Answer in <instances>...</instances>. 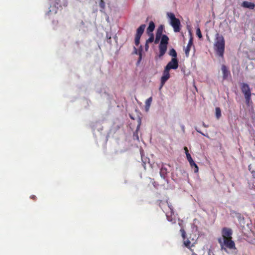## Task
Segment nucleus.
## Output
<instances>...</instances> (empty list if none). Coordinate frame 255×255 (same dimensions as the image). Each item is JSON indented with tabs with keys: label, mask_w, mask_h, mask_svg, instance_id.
<instances>
[{
	"label": "nucleus",
	"mask_w": 255,
	"mask_h": 255,
	"mask_svg": "<svg viewBox=\"0 0 255 255\" xmlns=\"http://www.w3.org/2000/svg\"><path fill=\"white\" fill-rule=\"evenodd\" d=\"M214 48L220 56H223L225 50V40L223 36L218 33L216 35Z\"/></svg>",
	"instance_id": "obj_1"
},
{
	"label": "nucleus",
	"mask_w": 255,
	"mask_h": 255,
	"mask_svg": "<svg viewBox=\"0 0 255 255\" xmlns=\"http://www.w3.org/2000/svg\"><path fill=\"white\" fill-rule=\"evenodd\" d=\"M218 242L221 246V250L228 253L227 249H236L235 244L232 238H219Z\"/></svg>",
	"instance_id": "obj_2"
},
{
	"label": "nucleus",
	"mask_w": 255,
	"mask_h": 255,
	"mask_svg": "<svg viewBox=\"0 0 255 255\" xmlns=\"http://www.w3.org/2000/svg\"><path fill=\"white\" fill-rule=\"evenodd\" d=\"M167 16L169 19V23L173 27L174 32H179L181 29V22L179 19L176 18L175 14L172 12H167Z\"/></svg>",
	"instance_id": "obj_3"
},
{
	"label": "nucleus",
	"mask_w": 255,
	"mask_h": 255,
	"mask_svg": "<svg viewBox=\"0 0 255 255\" xmlns=\"http://www.w3.org/2000/svg\"><path fill=\"white\" fill-rule=\"evenodd\" d=\"M241 90L244 94L246 103L249 104L251 101V91L249 85L246 83H243L241 86Z\"/></svg>",
	"instance_id": "obj_4"
},
{
	"label": "nucleus",
	"mask_w": 255,
	"mask_h": 255,
	"mask_svg": "<svg viewBox=\"0 0 255 255\" xmlns=\"http://www.w3.org/2000/svg\"><path fill=\"white\" fill-rule=\"evenodd\" d=\"M178 67V61L177 58H172L171 61L166 66L165 68L170 70V69H177Z\"/></svg>",
	"instance_id": "obj_5"
},
{
	"label": "nucleus",
	"mask_w": 255,
	"mask_h": 255,
	"mask_svg": "<svg viewBox=\"0 0 255 255\" xmlns=\"http://www.w3.org/2000/svg\"><path fill=\"white\" fill-rule=\"evenodd\" d=\"M169 70L165 68L163 73V75L161 78V85L160 87V89L162 88L165 83L169 79Z\"/></svg>",
	"instance_id": "obj_6"
},
{
	"label": "nucleus",
	"mask_w": 255,
	"mask_h": 255,
	"mask_svg": "<svg viewBox=\"0 0 255 255\" xmlns=\"http://www.w3.org/2000/svg\"><path fill=\"white\" fill-rule=\"evenodd\" d=\"M232 230L230 228H224L222 231V237L221 238H232Z\"/></svg>",
	"instance_id": "obj_7"
},
{
	"label": "nucleus",
	"mask_w": 255,
	"mask_h": 255,
	"mask_svg": "<svg viewBox=\"0 0 255 255\" xmlns=\"http://www.w3.org/2000/svg\"><path fill=\"white\" fill-rule=\"evenodd\" d=\"M168 208L170 210L169 212H166V216L167 217V219L169 222H172L173 223H175V218L173 217L172 216L174 215L173 209L171 205L168 206Z\"/></svg>",
	"instance_id": "obj_8"
},
{
	"label": "nucleus",
	"mask_w": 255,
	"mask_h": 255,
	"mask_svg": "<svg viewBox=\"0 0 255 255\" xmlns=\"http://www.w3.org/2000/svg\"><path fill=\"white\" fill-rule=\"evenodd\" d=\"M192 45H193V38H192V36H191V37L188 41V44H187V46L186 47V48H185V55H186V57L189 56L190 49Z\"/></svg>",
	"instance_id": "obj_9"
},
{
	"label": "nucleus",
	"mask_w": 255,
	"mask_h": 255,
	"mask_svg": "<svg viewBox=\"0 0 255 255\" xmlns=\"http://www.w3.org/2000/svg\"><path fill=\"white\" fill-rule=\"evenodd\" d=\"M167 167H169V166L168 165H163L160 169V175L163 179L165 178L166 175L168 172Z\"/></svg>",
	"instance_id": "obj_10"
},
{
	"label": "nucleus",
	"mask_w": 255,
	"mask_h": 255,
	"mask_svg": "<svg viewBox=\"0 0 255 255\" xmlns=\"http://www.w3.org/2000/svg\"><path fill=\"white\" fill-rule=\"evenodd\" d=\"M221 69L223 74V78L224 80H225L227 79V78L230 75V72L228 70L227 67L224 65L222 66Z\"/></svg>",
	"instance_id": "obj_11"
},
{
	"label": "nucleus",
	"mask_w": 255,
	"mask_h": 255,
	"mask_svg": "<svg viewBox=\"0 0 255 255\" xmlns=\"http://www.w3.org/2000/svg\"><path fill=\"white\" fill-rule=\"evenodd\" d=\"M167 45L163 44H159V57H162L164 55L167 50Z\"/></svg>",
	"instance_id": "obj_12"
},
{
	"label": "nucleus",
	"mask_w": 255,
	"mask_h": 255,
	"mask_svg": "<svg viewBox=\"0 0 255 255\" xmlns=\"http://www.w3.org/2000/svg\"><path fill=\"white\" fill-rule=\"evenodd\" d=\"M242 6L244 7L248 8L251 9H253L255 7V4L251 2H249L247 1H244L242 4Z\"/></svg>",
	"instance_id": "obj_13"
},
{
	"label": "nucleus",
	"mask_w": 255,
	"mask_h": 255,
	"mask_svg": "<svg viewBox=\"0 0 255 255\" xmlns=\"http://www.w3.org/2000/svg\"><path fill=\"white\" fill-rule=\"evenodd\" d=\"M145 24H142L136 30V36H141L142 34V33H143L144 32V30L145 29Z\"/></svg>",
	"instance_id": "obj_14"
},
{
	"label": "nucleus",
	"mask_w": 255,
	"mask_h": 255,
	"mask_svg": "<svg viewBox=\"0 0 255 255\" xmlns=\"http://www.w3.org/2000/svg\"><path fill=\"white\" fill-rule=\"evenodd\" d=\"M154 28L155 24L154 22L153 21H150L147 28V33H148V34L152 33V31L154 30Z\"/></svg>",
	"instance_id": "obj_15"
},
{
	"label": "nucleus",
	"mask_w": 255,
	"mask_h": 255,
	"mask_svg": "<svg viewBox=\"0 0 255 255\" xmlns=\"http://www.w3.org/2000/svg\"><path fill=\"white\" fill-rule=\"evenodd\" d=\"M152 97H150V98H148L146 100V101H145V107L146 112H148L149 111V109L151 103L152 102Z\"/></svg>",
	"instance_id": "obj_16"
},
{
	"label": "nucleus",
	"mask_w": 255,
	"mask_h": 255,
	"mask_svg": "<svg viewBox=\"0 0 255 255\" xmlns=\"http://www.w3.org/2000/svg\"><path fill=\"white\" fill-rule=\"evenodd\" d=\"M168 40H169L168 37L166 35H163L162 36L160 44L167 45Z\"/></svg>",
	"instance_id": "obj_17"
},
{
	"label": "nucleus",
	"mask_w": 255,
	"mask_h": 255,
	"mask_svg": "<svg viewBox=\"0 0 255 255\" xmlns=\"http://www.w3.org/2000/svg\"><path fill=\"white\" fill-rule=\"evenodd\" d=\"M169 54L170 56L173 57L172 58H177V53L174 49L172 48L170 50Z\"/></svg>",
	"instance_id": "obj_18"
},
{
	"label": "nucleus",
	"mask_w": 255,
	"mask_h": 255,
	"mask_svg": "<svg viewBox=\"0 0 255 255\" xmlns=\"http://www.w3.org/2000/svg\"><path fill=\"white\" fill-rule=\"evenodd\" d=\"M216 116L218 119L221 116V111L219 108H216Z\"/></svg>",
	"instance_id": "obj_19"
},
{
	"label": "nucleus",
	"mask_w": 255,
	"mask_h": 255,
	"mask_svg": "<svg viewBox=\"0 0 255 255\" xmlns=\"http://www.w3.org/2000/svg\"><path fill=\"white\" fill-rule=\"evenodd\" d=\"M149 35V37L148 39L146 40V43H151L154 40V35L153 33H151L150 34H148Z\"/></svg>",
	"instance_id": "obj_20"
},
{
	"label": "nucleus",
	"mask_w": 255,
	"mask_h": 255,
	"mask_svg": "<svg viewBox=\"0 0 255 255\" xmlns=\"http://www.w3.org/2000/svg\"><path fill=\"white\" fill-rule=\"evenodd\" d=\"M57 7H56V6H53V7L51 6L49 8V12H52L53 13H56L57 12Z\"/></svg>",
	"instance_id": "obj_21"
},
{
	"label": "nucleus",
	"mask_w": 255,
	"mask_h": 255,
	"mask_svg": "<svg viewBox=\"0 0 255 255\" xmlns=\"http://www.w3.org/2000/svg\"><path fill=\"white\" fill-rule=\"evenodd\" d=\"M163 29V26L162 25L160 26L158 28L156 34L161 35L162 33Z\"/></svg>",
	"instance_id": "obj_22"
},
{
	"label": "nucleus",
	"mask_w": 255,
	"mask_h": 255,
	"mask_svg": "<svg viewBox=\"0 0 255 255\" xmlns=\"http://www.w3.org/2000/svg\"><path fill=\"white\" fill-rule=\"evenodd\" d=\"M196 34L199 38H201L202 37V33L199 27H197L196 29Z\"/></svg>",
	"instance_id": "obj_23"
},
{
	"label": "nucleus",
	"mask_w": 255,
	"mask_h": 255,
	"mask_svg": "<svg viewBox=\"0 0 255 255\" xmlns=\"http://www.w3.org/2000/svg\"><path fill=\"white\" fill-rule=\"evenodd\" d=\"M141 36L135 35V44L137 46L139 44L140 38Z\"/></svg>",
	"instance_id": "obj_24"
},
{
	"label": "nucleus",
	"mask_w": 255,
	"mask_h": 255,
	"mask_svg": "<svg viewBox=\"0 0 255 255\" xmlns=\"http://www.w3.org/2000/svg\"><path fill=\"white\" fill-rule=\"evenodd\" d=\"M99 5L102 9H104L105 8V3L104 0H100Z\"/></svg>",
	"instance_id": "obj_25"
},
{
	"label": "nucleus",
	"mask_w": 255,
	"mask_h": 255,
	"mask_svg": "<svg viewBox=\"0 0 255 255\" xmlns=\"http://www.w3.org/2000/svg\"><path fill=\"white\" fill-rule=\"evenodd\" d=\"M190 244H191V242L188 240L184 241V246L187 248L190 247Z\"/></svg>",
	"instance_id": "obj_26"
},
{
	"label": "nucleus",
	"mask_w": 255,
	"mask_h": 255,
	"mask_svg": "<svg viewBox=\"0 0 255 255\" xmlns=\"http://www.w3.org/2000/svg\"><path fill=\"white\" fill-rule=\"evenodd\" d=\"M161 35L156 34V37H155V39L154 41L155 43H158V42L161 38Z\"/></svg>",
	"instance_id": "obj_27"
},
{
	"label": "nucleus",
	"mask_w": 255,
	"mask_h": 255,
	"mask_svg": "<svg viewBox=\"0 0 255 255\" xmlns=\"http://www.w3.org/2000/svg\"><path fill=\"white\" fill-rule=\"evenodd\" d=\"M180 232L181 233L182 237L184 240L186 238V233L184 229H181Z\"/></svg>",
	"instance_id": "obj_28"
},
{
	"label": "nucleus",
	"mask_w": 255,
	"mask_h": 255,
	"mask_svg": "<svg viewBox=\"0 0 255 255\" xmlns=\"http://www.w3.org/2000/svg\"><path fill=\"white\" fill-rule=\"evenodd\" d=\"M186 155L187 159L189 162L191 161L192 160H193V159H192L190 153H187V155Z\"/></svg>",
	"instance_id": "obj_29"
},
{
	"label": "nucleus",
	"mask_w": 255,
	"mask_h": 255,
	"mask_svg": "<svg viewBox=\"0 0 255 255\" xmlns=\"http://www.w3.org/2000/svg\"><path fill=\"white\" fill-rule=\"evenodd\" d=\"M190 165L191 167L193 168L195 167L196 166H197V165L195 163L194 161L193 160L189 162Z\"/></svg>",
	"instance_id": "obj_30"
},
{
	"label": "nucleus",
	"mask_w": 255,
	"mask_h": 255,
	"mask_svg": "<svg viewBox=\"0 0 255 255\" xmlns=\"http://www.w3.org/2000/svg\"><path fill=\"white\" fill-rule=\"evenodd\" d=\"M194 168V171L195 173H197L198 172L199 169L198 166H196Z\"/></svg>",
	"instance_id": "obj_31"
},
{
	"label": "nucleus",
	"mask_w": 255,
	"mask_h": 255,
	"mask_svg": "<svg viewBox=\"0 0 255 255\" xmlns=\"http://www.w3.org/2000/svg\"><path fill=\"white\" fill-rule=\"evenodd\" d=\"M196 130H197V132L200 133L201 134H202L204 136H207L208 137H209L208 135H206L204 133H203V132H202L201 131H200V130H199L198 129H197L196 128Z\"/></svg>",
	"instance_id": "obj_32"
},
{
	"label": "nucleus",
	"mask_w": 255,
	"mask_h": 255,
	"mask_svg": "<svg viewBox=\"0 0 255 255\" xmlns=\"http://www.w3.org/2000/svg\"><path fill=\"white\" fill-rule=\"evenodd\" d=\"M148 48H149V46H148V43L146 42V43H145V50H146V51H147V50H148Z\"/></svg>",
	"instance_id": "obj_33"
},
{
	"label": "nucleus",
	"mask_w": 255,
	"mask_h": 255,
	"mask_svg": "<svg viewBox=\"0 0 255 255\" xmlns=\"http://www.w3.org/2000/svg\"><path fill=\"white\" fill-rule=\"evenodd\" d=\"M184 150H185V154H186V155H187V153H189L188 152V148H187V147H184Z\"/></svg>",
	"instance_id": "obj_34"
},
{
	"label": "nucleus",
	"mask_w": 255,
	"mask_h": 255,
	"mask_svg": "<svg viewBox=\"0 0 255 255\" xmlns=\"http://www.w3.org/2000/svg\"><path fill=\"white\" fill-rule=\"evenodd\" d=\"M139 60H140L141 59V52H139Z\"/></svg>",
	"instance_id": "obj_35"
},
{
	"label": "nucleus",
	"mask_w": 255,
	"mask_h": 255,
	"mask_svg": "<svg viewBox=\"0 0 255 255\" xmlns=\"http://www.w3.org/2000/svg\"><path fill=\"white\" fill-rule=\"evenodd\" d=\"M203 126L205 128H207L208 127V126L205 125V123H203V124H202Z\"/></svg>",
	"instance_id": "obj_36"
},
{
	"label": "nucleus",
	"mask_w": 255,
	"mask_h": 255,
	"mask_svg": "<svg viewBox=\"0 0 255 255\" xmlns=\"http://www.w3.org/2000/svg\"><path fill=\"white\" fill-rule=\"evenodd\" d=\"M182 129L183 130V131L184 132V130H185V127L184 126H182Z\"/></svg>",
	"instance_id": "obj_37"
},
{
	"label": "nucleus",
	"mask_w": 255,
	"mask_h": 255,
	"mask_svg": "<svg viewBox=\"0 0 255 255\" xmlns=\"http://www.w3.org/2000/svg\"><path fill=\"white\" fill-rule=\"evenodd\" d=\"M134 52L135 54H137V49L135 48H134Z\"/></svg>",
	"instance_id": "obj_38"
},
{
	"label": "nucleus",
	"mask_w": 255,
	"mask_h": 255,
	"mask_svg": "<svg viewBox=\"0 0 255 255\" xmlns=\"http://www.w3.org/2000/svg\"><path fill=\"white\" fill-rule=\"evenodd\" d=\"M192 255H197L195 253H193V254H192Z\"/></svg>",
	"instance_id": "obj_39"
}]
</instances>
